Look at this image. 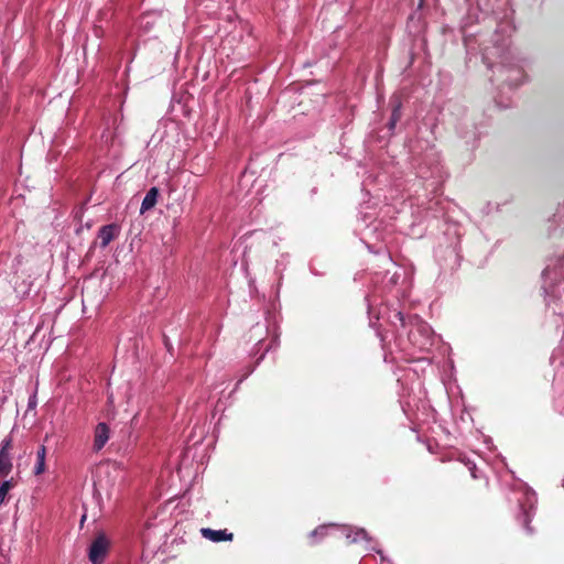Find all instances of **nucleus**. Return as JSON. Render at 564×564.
I'll return each instance as SVG.
<instances>
[{
	"instance_id": "obj_1",
	"label": "nucleus",
	"mask_w": 564,
	"mask_h": 564,
	"mask_svg": "<svg viewBox=\"0 0 564 564\" xmlns=\"http://www.w3.org/2000/svg\"><path fill=\"white\" fill-rule=\"evenodd\" d=\"M110 542L106 534L100 532L89 546L88 558L93 564H101L109 551Z\"/></svg>"
},
{
	"instance_id": "obj_2",
	"label": "nucleus",
	"mask_w": 564,
	"mask_h": 564,
	"mask_svg": "<svg viewBox=\"0 0 564 564\" xmlns=\"http://www.w3.org/2000/svg\"><path fill=\"white\" fill-rule=\"evenodd\" d=\"M13 448V440L9 435L2 440L0 444V476L7 477L12 470L11 451Z\"/></svg>"
},
{
	"instance_id": "obj_3",
	"label": "nucleus",
	"mask_w": 564,
	"mask_h": 564,
	"mask_svg": "<svg viewBox=\"0 0 564 564\" xmlns=\"http://www.w3.org/2000/svg\"><path fill=\"white\" fill-rule=\"evenodd\" d=\"M120 234V226L117 224H109L101 226L98 230V239L100 247L106 248L113 239Z\"/></svg>"
},
{
	"instance_id": "obj_4",
	"label": "nucleus",
	"mask_w": 564,
	"mask_h": 564,
	"mask_svg": "<svg viewBox=\"0 0 564 564\" xmlns=\"http://www.w3.org/2000/svg\"><path fill=\"white\" fill-rule=\"evenodd\" d=\"M110 435L109 426L101 422L98 423L95 429V436H94V449L96 452H99L108 442Z\"/></svg>"
},
{
	"instance_id": "obj_5",
	"label": "nucleus",
	"mask_w": 564,
	"mask_h": 564,
	"mask_svg": "<svg viewBox=\"0 0 564 564\" xmlns=\"http://www.w3.org/2000/svg\"><path fill=\"white\" fill-rule=\"evenodd\" d=\"M200 534L203 538L212 541V542H223V541H232L234 534L225 530H213L210 528L200 529Z\"/></svg>"
},
{
	"instance_id": "obj_6",
	"label": "nucleus",
	"mask_w": 564,
	"mask_h": 564,
	"mask_svg": "<svg viewBox=\"0 0 564 564\" xmlns=\"http://www.w3.org/2000/svg\"><path fill=\"white\" fill-rule=\"evenodd\" d=\"M159 195H160L159 189L156 187H151L147 192L145 197L142 200L140 213L144 214L148 210L152 209L158 203Z\"/></svg>"
},
{
	"instance_id": "obj_7",
	"label": "nucleus",
	"mask_w": 564,
	"mask_h": 564,
	"mask_svg": "<svg viewBox=\"0 0 564 564\" xmlns=\"http://www.w3.org/2000/svg\"><path fill=\"white\" fill-rule=\"evenodd\" d=\"M45 457H46V447L44 445L40 446L36 453V464L34 466V474L41 475L45 471Z\"/></svg>"
},
{
	"instance_id": "obj_8",
	"label": "nucleus",
	"mask_w": 564,
	"mask_h": 564,
	"mask_svg": "<svg viewBox=\"0 0 564 564\" xmlns=\"http://www.w3.org/2000/svg\"><path fill=\"white\" fill-rule=\"evenodd\" d=\"M15 482L13 480V478L9 479V480H4L1 485H0V507L3 505V502L6 501V498L8 496V492L14 487Z\"/></svg>"
},
{
	"instance_id": "obj_9",
	"label": "nucleus",
	"mask_w": 564,
	"mask_h": 564,
	"mask_svg": "<svg viewBox=\"0 0 564 564\" xmlns=\"http://www.w3.org/2000/svg\"><path fill=\"white\" fill-rule=\"evenodd\" d=\"M520 520H521L523 527L527 529L528 533H532L533 529L530 527L531 516L528 510H525V509L522 510Z\"/></svg>"
},
{
	"instance_id": "obj_10",
	"label": "nucleus",
	"mask_w": 564,
	"mask_h": 564,
	"mask_svg": "<svg viewBox=\"0 0 564 564\" xmlns=\"http://www.w3.org/2000/svg\"><path fill=\"white\" fill-rule=\"evenodd\" d=\"M326 532H327V527L326 525H321L318 528H316L315 530H313L311 532V538H314V536H325L326 535Z\"/></svg>"
},
{
	"instance_id": "obj_11",
	"label": "nucleus",
	"mask_w": 564,
	"mask_h": 564,
	"mask_svg": "<svg viewBox=\"0 0 564 564\" xmlns=\"http://www.w3.org/2000/svg\"><path fill=\"white\" fill-rule=\"evenodd\" d=\"M400 105H397L394 108H393V111H392V115H391V119L398 121L400 119Z\"/></svg>"
},
{
	"instance_id": "obj_12",
	"label": "nucleus",
	"mask_w": 564,
	"mask_h": 564,
	"mask_svg": "<svg viewBox=\"0 0 564 564\" xmlns=\"http://www.w3.org/2000/svg\"><path fill=\"white\" fill-rule=\"evenodd\" d=\"M394 317L401 323L402 326H404V316L402 312L398 311L394 313Z\"/></svg>"
},
{
	"instance_id": "obj_13",
	"label": "nucleus",
	"mask_w": 564,
	"mask_h": 564,
	"mask_svg": "<svg viewBox=\"0 0 564 564\" xmlns=\"http://www.w3.org/2000/svg\"><path fill=\"white\" fill-rule=\"evenodd\" d=\"M397 121L393 119H390V128H393L395 126Z\"/></svg>"
},
{
	"instance_id": "obj_14",
	"label": "nucleus",
	"mask_w": 564,
	"mask_h": 564,
	"mask_svg": "<svg viewBox=\"0 0 564 564\" xmlns=\"http://www.w3.org/2000/svg\"><path fill=\"white\" fill-rule=\"evenodd\" d=\"M35 404H36L35 401L30 400L29 408H33V406H35Z\"/></svg>"
}]
</instances>
